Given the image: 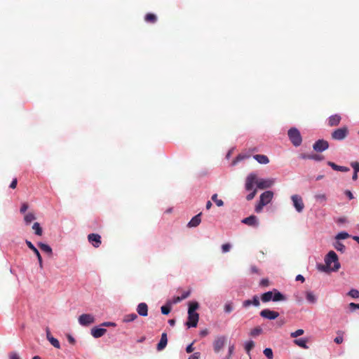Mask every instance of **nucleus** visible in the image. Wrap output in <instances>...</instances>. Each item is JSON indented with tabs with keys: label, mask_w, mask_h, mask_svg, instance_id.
I'll return each mask as SVG.
<instances>
[{
	"label": "nucleus",
	"mask_w": 359,
	"mask_h": 359,
	"mask_svg": "<svg viewBox=\"0 0 359 359\" xmlns=\"http://www.w3.org/2000/svg\"><path fill=\"white\" fill-rule=\"evenodd\" d=\"M325 264H320L318 269L324 272L337 271L340 268L338 257L334 251H330L325 258Z\"/></svg>",
	"instance_id": "1"
},
{
	"label": "nucleus",
	"mask_w": 359,
	"mask_h": 359,
	"mask_svg": "<svg viewBox=\"0 0 359 359\" xmlns=\"http://www.w3.org/2000/svg\"><path fill=\"white\" fill-rule=\"evenodd\" d=\"M257 186V175L255 173H250L245 179V188L247 191H252L246 196L247 201L252 200L257 194V188H255Z\"/></svg>",
	"instance_id": "2"
},
{
	"label": "nucleus",
	"mask_w": 359,
	"mask_h": 359,
	"mask_svg": "<svg viewBox=\"0 0 359 359\" xmlns=\"http://www.w3.org/2000/svg\"><path fill=\"white\" fill-rule=\"evenodd\" d=\"M285 299V296L276 289H273L272 291L266 292L262 294L261 296V300L263 302H269L270 301L280 302L284 301Z\"/></svg>",
	"instance_id": "3"
},
{
	"label": "nucleus",
	"mask_w": 359,
	"mask_h": 359,
	"mask_svg": "<svg viewBox=\"0 0 359 359\" xmlns=\"http://www.w3.org/2000/svg\"><path fill=\"white\" fill-rule=\"evenodd\" d=\"M273 197V193L271 191H266L262 193L259 198V201L255 206V210L259 213L262 211L263 207L269 204Z\"/></svg>",
	"instance_id": "4"
},
{
	"label": "nucleus",
	"mask_w": 359,
	"mask_h": 359,
	"mask_svg": "<svg viewBox=\"0 0 359 359\" xmlns=\"http://www.w3.org/2000/svg\"><path fill=\"white\" fill-rule=\"evenodd\" d=\"M287 135L292 144L294 147H299L302 144V137L297 128H291L287 132Z\"/></svg>",
	"instance_id": "5"
},
{
	"label": "nucleus",
	"mask_w": 359,
	"mask_h": 359,
	"mask_svg": "<svg viewBox=\"0 0 359 359\" xmlns=\"http://www.w3.org/2000/svg\"><path fill=\"white\" fill-rule=\"evenodd\" d=\"M78 321L79 324L82 326H88L90 324H93L95 323V317L92 314L89 313H84L81 315L79 318Z\"/></svg>",
	"instance_id": "6"
},
{
	"label": "nucleus",
	"mask_w": 359,
	"mask_h": 359,
	"mask_svg": "<svg viewBox=\"0 0 359 359\" xmlns=\"http://www.w3.org/2000/svg\"><path fill=\"white\" fill-rule=\"evenodd\" d=\"M348 133L346 127H342L334 130L332 133V138L335 140H342L346 138Z\"/></svg>",
	"instance_id": "7"
},
{
	"label": "nucleus",
	"mask_w": 359,
	"mask_h": 359,
	"mask_svg": "<svg viewBox=\"0 0 359 359\" xmlns=\"http://www.w3.org/2000/svg\"><path fill=\"white\" fill-rule=\"evenodd\" d=\"M226 341L227 338L225 336L217 337L213 341L214 351L215 353H219L226 343Z\"/></svg>",
	"instance_id": "8"
},
{
	"label": "nucleus",
	"mask_w": 359,
	"mask_h": 359,
	"mask_svg": "<svg viewBox=\"0 0 359 359\" xmlns=\"http://www.w3.org/2000/svg\"><path fill=\"white\" fill-rule=\"evenodd\" d=\"M293 205L298 212H302L304 208V204L302 198L299 195H293L291 196Z\"/></svg>",
	"instance_id": "9"
},
{
	"label": "nucleus",
	"mask_w": 359,
	"mask_h": 359,
	"mask_svg": "<svg viewBox=\"0 0 359 359\" xmlns=\"http://www.w3.org/2000/svg\"><path fill=\"white\" fill-rule=\"evenodd\" d=\"M274 184L273 179H259L257 177V188L259 189H265L270 188Z\"/></svg>",
	"instance_id": "10"
},
{
	"label": "nucleus",
	"mask_w": 359,
	"mask_h": 359,
	"mask_svg": "<svg viewBox=\"0 0 359 359\" xmlns=\"http://www.w3.org/2000/svg\"><path fill=\"white\" fill-rule=\"evenodd\" d=\"M260 316L266 319L274 320L279 316V313L277 311L266 309L260 312Z\"/></svg>",
	"instance_id": "11"
},
{
	"label": "nucleus",
	"mask_w": 359,
	"mask_h": 359,
	"mask_svg": "<svg viewBox=\"0 0 359 359\" xmlns=\"http://www.w3.org/2000/svg\"><path fill=\"white\" fill-rule=\"evenodd\" d=\"M328 147L329 144L327 141L324 140H318L314 143L313 148L317 152H322L326 150Z\"/></svg>",
	"instance_id": "12"
},
{
	"label": "nucleus",
	"mask_w": 359,
	"mask_h": 359,
	"mask_svg": "<svg viewBox=\"0 0 359 359\" xmlns=\"http://www.w3.org/2000/svg\"><path fill=\"white\" fill-rule=\"evenodd\" d=\"M89 243L95 248H98L102 243L101 236L97 233H90L88 236Z\"/></svg>",
	"instance_id": "13"
},
{
	"label": "nucleus",
	"mask_w": 359,
	"mask_h": 359,
	"mask_svg": "<svg viewBox=\"0 0 359 359\" xmlns=\"http://www.w3.org/2000/svg\"><path fill=\"white\" fill-rule=\"evenodd\" d=\"M198 319L199 316L198 313H188V321L186 323V325L189 327H195L197 326Z\"/></svg>",
	"instance_id": "14"
},
{
	"label": "nucleus",
	"mask_w": 359,
	"mask_h": 359,
	"mask_svg": "<svg viewBox=\"0 0 359 359\" xmlns=\"http://www.w3.org/2000/svg\"><path fill=\"white\" fill-rule=\"evenodd\" d=\"M25 243L27 247L33 251V253H34L36 255L40 268H43L42 258L39 250L34 247V245L32 243L31 241L26 240Z\"/></svg>",
	"instance_id": "15"
},
{
	"label": "nucleus",
	"mask_w": 359,
	"mask_h": 359,
	"mask_svg": "<svg viewBox=\"0 0 359 359\" xmlns=\"http://www.w3.org/2000/svg\"><path fill=\"white\" fill-rule=\"evenodd\" d=\"M241 222L250 226H257L258 225L257 218L255 215H250V217L244 218Z\"/></svg>",
	"instance_id": "16"
},
{
	"label": "nucleus",
	"mask_w": 359,
	"mask_h": 359,
	"mask_svg": "<svg viewBox=\"0 0 359 359\" xmlns=\"http://www.w3.org/2000/svg\"><path fill=\"white\" fill-rule=\"evenodd\" d=\"M341 117L339 114H334L329 117L328 125L330 127L337 126L339 124Z\"/></svg>",
	"instance_id": "17"
},
{
	"label": "nucleus",
	"mask_w": 359,
	"mask_h": 359,
	"mask_svg": "<svg viewBox=\"0 0 359 359\" xmlns=\"http://www.w3.org/2000/svg\"><path fill=\"white\" fill-rule=\"evenodd\" d=\"M137 312L141 316H147L148 315V306L146 303H140L137 307Z\"/></svg>",
	"instance_id": "18"
},
{
	"label": "nucleus",
	"mask_w": 359,
	"mask_h": 359,
	"mask_svg": "<svg viewBox=\"0 0 359 359\" xmlns=\"http://www.w3.org/2000/svg\"><path fill=\"white\" fill-rule=\"evenodd\" d=\"M107 332V330L104 328H100L95 327L91 329V334L95 338H99L102 337Z\"/></svg>",
	"instance_id": "19"
},
{
	"label": "nucleus",
	"mask_w": 359,
	"mask_h": 359,
	"mask_svg": "<svg viewBox=\"0 0 359 359\" xmlns=\"http://www.w3.org/2000/svg\"><path fill=\"white\" fill-rule=\"evenodd\" d=\"M167 344H168L167 334L165 332H163L161 334L160 341L157 344V347H156L157 350L162 351L163 349H164L165 348Z\"/></svg>",
	"instance_id": "20"
},
{
	"label": "nucleus",
	"mask_w": 359,
	"mask_h": 359,
	"mask_svg": "<svg viewBox=\"0 0 359 359\" xmlns=\"http://www.w3.org/2000/svg\"><path fill=\"white\" fill-rule=\"evenodd\" d=\"M201 213H199V214L196 215V216H194L191 219V221L188 223V226L189 227H196V226H198L201 222Z\"/></svg>",
	"instance_id": "21"
},
{
	"label": "nucleus",
	"mask_w": 359,
	"mask_h": 359,
	"mask_svg": "<svg viewBox=\"0 0 359 359\" xmlns=\"http://www.w3.org/2000/svg\"><path fill=\"white\" fill-rule=\"evenodd\" d=\"M328 165H330L333 170L337 171H341V172H348L349 171V168L348 167L345 166H341L335 164L333 162L328 161L327 162Z\"/></svg>",
	"instance_id": "22"
},
{
	"label": "nucleus",
	"mask_w": 359,
	"mask_h": 359,
	"mask_svg": "<svg viewBox=\"0 0 359 359\" xmlns=\"http://www.w3.org/2000/svg\"><path fill=\"white\" fill-rule=\"evenodd\" d=\"M254 158L261 164H267L269 162V158L263 154H256L254 156Z\"/></svg>",
	"instance_id": "23"
},
{
	"label": "nucleus",
	"mask_w": 359,
	"mask_h": 359,
	"mask_svg": "<svg viewBox=\"0 0 359 359\" xmlns=\"http://www.w3.org/2000/svg\"><path fill=\"white\" fill-rule=\"evenodd\" d=\"M307 342H308V339H304V338L297 339L294 340V343L296 345L299 346L301 348H305V349H307L309 348L308 346L306 345Z\"/></svg>",
	"instance_id": "24"
},
{
	"label": "nucleus",
	"mask_w": 359,
	"mask_h": 359,
	"mask_svg": "<svg viewBox=\"0 0 359 359\" xmlns=\"http://www.w3.org/2000/svg\"><path fill=\"white\" fill-rule=\"evenodd\" d=\"M306 300L311 304H315L317 301V298L314 293L311 291L306 292Z\"/></svg>",
	"instance_id": "25"
},
{
	"label": "nucleus",
	"mask_w": 359,
	"mask_h": 359,
	"mask_svg": "<svg viewBox=\"0 0 359 359\" xmlns=\"http://www.w3.org/2000/svg\"><path fill=\"white\" fill-rule=\"evenodd\" d=\"M38 246L42 251L48 253L50 255H52V252H53L52 249L48 245L43 243H39Z\"/></svg>",
	"instance_id": "26"
},
{
	"label": "nucleus",
	"mask_w": 359,
	"mask_h": 359,
	"mask_svg": "<svg viewBox=\"0 0 359 359\" xmlns=\"http://www.w3.org/2000/svg\"><path fill=\"white\" fill-rule=\"evenodd\" d=\"M144 20L149 23H155L157 21V17L153 13H147L144 16Z\"/></svg>",
	"instance_id": "27"
},
{
	"label": "nucleus",
	"mask_w": 359,
	"mask_h": 359,
	"mask_svg": "<svg viewBox=\"0 0 359 359\" xmlns=\"http://www.w3.org/2000/svg\"><path fill=\"white\" fill-rule=\"evenodd\" d=\"M32 229L34 231V233L37 236H41L43 233L42 228L40 226L39 222H34L32 226Z\"/></svg>",
	"instance_id": "28"
},
{
	"label": "nucleus",
	"mask_w": 359,
	"mask_h": 359,
	"mask_svg": "<svg viewBox=\"0 0 359 359\" xmlns=\"http://www.w3.org/2000/svg\"><path fill=\"white\" fill-rule=\"evenodd\" d=\"M337 334H338V336L337 337L334 338V341L337 344H340L343 342L344 341V331H341V330H339L337 332Z\"/></svg>",
	"instance_id": "29"
},
{
	"label": "nucleus",
	"mask_w": 359,
	"mask_h": 359,
	"mask_svg": "<svg viewBox=\"0 0 359 359\" xmlns=\"http://www.w3.org/2000/svg\"><path fill=\"white\" fill-rule=\"evenodd\" d=\"M137 318V314H135L134 313L127 314L123 318V322H126V323L132 322V321H134L135 320H136Z\"/></svg>",
	"instance_id": "30"
},
{
	"label": "nucleus",
	"mask_w": 359,
	"mask_h": 359,
	"mask_svg": "<svg viewBox=\"0 0 359 359\" xmlns=\"http://www.w3.org/2000/svg\"><path fill=\"white\" fill-rule=\"evenodd\" d=\"M36 219L35 215L32 212H29L25 215L24 220L26 224H29L33 220Z\"/></svg>",
	"instance_id": "31"
},
{
	"label": "nucleus",
	"mask_w": 359,
	"mask_h": 359,
	"mask_svg": "<svg viewBox=\"0 0 359 359\" xmlns=\"http://www.w3.org/2000/svg\"><path fill=\"white\" fill-rule=\"evenodd\" d=\"M198 308L197 302H191L189 306L188 313H197L196 310Z\"/></svg>",
	"instance_id": "32"
},
{
	"label": "nucleus",
	"mask_w": 359,
	"mask_h": 359,
	"mask_svg": "<svg viewBox=\"0 0 359 359\" xmlns=\"http://www.w3.org/2000/svg\"><path fill=\"white\" fill-rule=\"evenodd\" d=\"M262 332V329L260 327H256L251 330L250 331V335L252 337H256L259 335Z\"/></svg>",
	"instance_id": "33"
},
{
	"label": "nucleus",
	"mask_w": 359,
	"mask_h": 359,
	"mask_svg": "<svg viewBox=\"0 0 359 359\" xmlns=\"http://www.w3.org/2000/svg\"><path fill=\"white\" fill-rule=\"evenodd\" d=\"M264 354L265 355V356L268 358V359H273V351L271 348H266L264 351H263Z\"/></svg>",
	"instance_id": "34"
},
{
	"label": "nucleus",
	"mask_w": 359,
	"mask_h": 359,
	"mask_svg": "<svg viewBox=\"0 0 359 359\" xmlns=\"http://www.w3.org/2000/svg\"><path fill=\"white\" fill-rule=\"evenodd\" d=\"M212 200L216 203L218 207L223 206L224 202L221 199L217 198V194H215L212 196Z\"/></svg>",
	"instance_id": "35"
},
{
	"label": "nucleus",
	"mask_w": 359,
	"mask_h": 359,
	"mask_svg": "<svg viewBox=\"0 0 359 359\" xmlns=\"http://www.w3.org/2000/svg\"><path fill=\"white\" fill-rule=\"evenodd\" d=\"M161 313L164 315H168L171 311L170 304H168L165 306H161Z\"/></svg>",
	"instance_id": "36"
},
{
	"label": "nucleus",
	"mask_w": 359,
	"mask_h": 359,
	"mask_svg": "<svg viewBox=\"0 0 359 359\" xmlns=\"http://www.w3.org/2000/svg\"><path fill=\"white\" fill-rule=\"evenodd\" d=\"M50 343L56 348H60V344L59 341L54 338L53 337L50 338L49 340Z\"/></svg>",
	"instance_id": "37"
},
{
	"label": "nucleus",
	"mask_w": 359,
	"mask_h": 359,
	"mask_svg": "<svg viewBox=\"0 0 359 359\" xmlns=\"http://www.w3.org/2000/svg\"><path fill=\"white\" fill-rule=\"evenodd\" d=\"M304 333V330L302 329H298L295 332L290 333V337L292 338H297L299 336L302 335Z\"/></svg>",
	"instance_id": "38"
},
{
	"label": "nucleus",
	"mask_w": 359,
	"mask_h": 359,
	"mask_svg": "<svg viewBox=\"0 0 359 359\" xmlns=\"http://www.w3.org/2000/svg\"><path fill=\"white\" fill-rule=\"evenodd\" d=\"M255 346V343L253 341H249L246 342L245 346V349L247 353H249Z\"/></svg>",
	"instance_id": "39"
},
{
	"label": "nucleus",
	"mask_w": 359,
	"mask_h": 359,
	"mask_svg": "<svg viewBox=\"0 0 359 359\" xmlns=\"http://www.w3.org/2000/svg\"><path fill=\"white\" fill-rule=\"evenodd\" d=\"M348 295L353 298H359V291L356 289H351L348 292Z\"/></svg>",
	"instance_id": "40"
},
{
	"label": "nucleus",
	"mask_w": 359,
	"mask_h": 359,
	"mask_svg": "<svg viewBox=\"0 0 359 359\" xmlns=\"http://www.w3.org/2000/svg\"><path fill=\"white\" fill-rule=\"evenodd\" d=\"M315 198L320 202H324L327 200V196L325 194H318L315 195Z\"/></svg>",
	"instance_id": "41"
},
{
	"label": "nucleus",
	"mask_w": 359,
	"mask_h": 359,
	"mask_svg": "<svg viewBox=\"0 0 359 359\" xmlns=\"http://www.w3.org/2000/svg\"><path fill=\"white\" fill-rule=\"evenodd\" d=\"M224 309L226 313H231L233 309V304L231 302L226 304Z\"/></svg>",
	"instance_id": "42"
},
{
	"label": "nucleus",
	"mask_w": 359,
	"mask_h": 359,
	"mask_svg": "<svg viewBox=\"0 0 359 359\" xmlns=\"http://www.w3.org/2000/svg\"><path fill=\"white\" fill-rule=\"evenodd\" d=\"M348 236L349 235L346 232H341L337 235L336 238L339 240L346 239L348 238Z\"/></svg>",
	"instance_id": "43"
},
{
	"label": "nucleus",
	"mask_w": 359,
	"mask_h": 359,
	"mask_svg": "<svg viewBox=\"0 0 359 359\" xmlns=\"http://www.w3.org/2000/svg\"><path fill=\"white\" fill-rule=\"evenodd\" d=\"M311 159H313V160H315L317 161H320L324 159V157H323V156L320 155V154H311Z\"/></svg>",
	"instance_id": "44"
},
{
	"label": "nucleus",
	"mask_w": 359,
	"mask_h": 359,
	"mask_svg": "<svg viewBox=\"0 0 359 359\" xmlns=\"http://www.w3.org/2000/svg\"><path fill=\"white\" fill-rule=\"evenodd\" d=\"M335 248L338 251L344 252L345 250V245L341 243L337 242L335 245Z\"/></svg>",
	"instance_id": "45"
},
{
	"label": "nucleus",
	"mask_w": 359,
	"mask_h": 359,
	"mask_svg": "<svg viewBox=\"0 0 359 359\" xmlns=\"http://www.w3.org/2000/svg\"><path fill=\"white\" fill-rule=\"evenodd\" d=\"M231 246L229 243H225L222 245V252L225 253L230 250Z\"/></svg>",
	"instance_id": "46"
},
{
	"label": "nucleus",
	"mask_w": 359,
	"mask_h": 359,
	"mask_svg": "<svg viewBox=\"0 0 359 359\" xmlns=\"http://www.w3.org/2000/svg\"><path fill=\"white\" fill-rule=\"evenodd\" d=\"M252 302L253 306H259L260 305V302L258 296L255 295L252 299Z\"/></svg>",
	"instance_id": "47"
},
{
	"label": "nucleus",
	"mask_w": 359,
	"mask_h": 359,
	"mask_svg": "<svg viewBox=\"0 0 359 359\" xmlns=\"http://www.w3.org/2000/svg\"><path fill=\"white\" fill-rule=\"evenodd\" d=\"M351 165L352 168H353L355 172H359V163L358 162H357V161L352 162L351 163Z\"/></svg>",
	"instance_id": "48"
},
{
	"label": "nucleus",
	"mask_w": 359,
	"mask_h": 359,
	"mask_svg": "<svg viewBox=\"0 0 359 359\" xmlns=\"http://www.w3.org/2000/svg\"><path fill=\"white\" fill-rule=\"evenodd\" d=\"M259 285L262 287H267L269 285V280L267 278H263L261 280Z\"/></svg>",
	"instance_id": "49"
},
{
	"label": "nucleus",
	"mask_w": 359,
	"mask_h": 359,
	"mask_svg": "<svg viewBox=\"0 0 359 359\" xmlns=\"http://www.w3.org/2000/svg\"><path fill=\"white\" fill-rule=\"evenodd\" d=\"M8 357L9 359H20V357L16 352H11Z\"/></svg>",
	"instance_id": "50"
},
{
	"label": "nucleus",
	"mask_w": 359,
	"mask_h": 359,
	"mask_svg": "<svg viewBox=\"0 0 359 359\" xmlns=\"http://www.w3.org/2000/svg\"><path fill=\"white\" fill-rule=\"evenodd\" d=\"M348 306H349V309H351V311H353L355 309H359V304L350 303Z\"/></svg>",
	"instance_id": "51"
},
{
	"label": "nucleus",
	"mask_w": 359,
	"mask_h": 359,
	"mask_svg": "<svg viewBox=\"0 0 359 359\" xmlns=\"http://www.w3.org/2000/svg\"><path fill=\"white\" fill-rule=\"evenodd\" d=\"M28 208H29V206H28L27 203H22L21 205L20 210V212L25 213L27 211V210L28 209Z\"/></svg>",
	"instance_id": "52"
},
{
	"label": "nucleus",
	"mask_w": 359,
	"mask_h": 359,
	"mask_svg": "<svg viewBox=\"0 0 359 359\" xmlns=\"http://www.w3.org/2000/svg\"><path fill=\"white\" fill-rule=\"evenodd\" d=\"M245 158V156L243 155H241V154H239L235 160H233V161L232 162V164L233 165H235L237 162H238L239 161H241L243 159H244Z\"/></svg>",
	"instance_id": "53"
},
{
	"label": "nucleus",
	"mask_w": 359,
	"mask_h": 359,
	"mask_svg": "<svg viewBox=\"0 0 359 359\" xmlns=\"http://www.w3.org/2000/svg\"><path fill=\"white\" fill-rule=\"evenodd\" d=\"M252 305V300L251 299H247V300H245L243 302V307H249L250 306Z\"/></svg>",
	"instance_id": "54"
},
{
	"label": "nucleus",
	"mask_w": 359,
	"mask_h": 359,
	"mask_svg": "<svg viewBox=\"0 0 359 359\" xmlns=\"http://www.w3.org/2000/svg\"><path fill=\"white\" fill-rule=\"evenodd\" d=\"M17 184H18V180H17V178H14L10 184V188L14 189L16 188Z\"/></svg>",
	"instance_id": "55"
},
{
	"label": "nucleus",
	"mask_w": 359,
	"mask_h": 359,
	"mask_svg": "<svg viewBox=\"0 0 359 359\" xmlns=\"http://www.w3.org/2000/svg\"><path fill=\"white\" fill-rule=\"evenodd\" d=\"M345 195L349 198V199H353V194L351 193V191L349 190H346L345 192H344Z\"/></svg>",
	"instance_id": "56"
},
{
	"label": "nucleus",
	"mask_w": 359,
	"mask_h": 359,
	"mask_svg": "<svg viewBox=\"0 0 359 359\" xmlns=\"http://www.w3.org/2000/svg\"><path fill=\"white\" fill-rule=\"evenodd\" d=\"M102 325L103 326H106V327H115L116 326V324L113 322H105V323H103L102 324Z\"/></svg>",
	"instance_id": "57"
},
{
	"label": "nucleus",
	"mask_w": 359,
	"mask_h": 359,
	"mask_svg": "<svg viewBox=\"0 0 359 359\" xmlns=\"http://www.w3.org/2000/svg\"><path fill=\"white\" fill-rule=\"evenodd\" d=\"M250 271L252 273H259V269L256 266H252L250 267Z\"/></svg>",
	"instance_id": "58"
},
{
	"label": "nucleus",
	"mask_w": 359,
	"mask_h": 359,
	"mask_svg": "<svg viewBox=\"0 0 359 359\" xmlns=\"http://www.w3.org/2000/svg\"><path fill=\"white\" fill-rule=\"evenodd\" d=\"M190 295V291H186V292H184L181 296V299H187L189 296Z\"/></svg>",
	"instance_id": "59"
},
{
	"label": "nucleus",
	"mask_w": 359,
	"mask_h": 359,
	"mask_svg": "<svg viewBox=\"0 0 359 359\" xmlns=\"http://www.w3.org/2000/svg\"><path fill=\"white\" fill-rule=\"evenodd\" d=\"M181 301H182V299H181V296L180 297H175L172 299V304H177Z\"/></svg>",
	"instance_id": "60"
},
{
	"label": "nucleus",
	"mask_w": 359,
	"mask_h": 359,
	"mask_svg": "<svg viewBox=\"0 0 359 359\" xmlns=\"http://www.w3.org/2000/svg\"><path fill=\"white\" fill-rule=\"evenodd\" d=\"M311 154H301L299 157L302 159H311Z\"/></svg>",
	"instance_id": "61"
},
{
	"label": "nucleus",
	"mask_w": 359,
	"mask_h": 359,
	"mask_svg": "<svg viewBox=\"0 0 359 359\" xmlns=\"http://www.w3.org/2000/svg\"><path fill=\"white\" fill-rule=\"evenodd\" d=\"M199 334L201 337H204L208 334V330L207 329L203 330L200 332Z\"/></svg>",
	"instance_id": "62"
},
{
	"label": "nucleus",
	"mask_w": 359,
	"mask_h": 359,
	"mask_svg": "<svg viewBox=\"0 0 359 359\" xmlns=\"http://www.w3.org/2000/svg\"><path fill=\"white\" fill-rule=\"evenodd\" d=\"M186 351L189 353L194 351L193 343L187 346Z\"/></svg>",
	"instance_id": "63"
},
{
	"label": "nucleus",
	"mask_w": 359,
	"mask_h": 359,
	"mask_svg": "<svg viewBox=\"0 0 359 359\" xmlns=\"http://www.w3.org/2000/svg\"><path fill=\"white\" fill-rule=\"evenodd\" d=\"M199 353H194L193 355L189 356V359H199Z\"/></svg>",
	"instance_id": "64"
}]
</instances>
